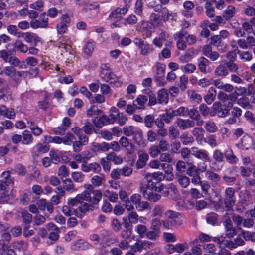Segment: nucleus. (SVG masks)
I'll return each mask as SVG.
<instances>
[{"instance_id": "1", "label": "nucleus", "mask_w": 255, "mask_h": 255, "mask_svg": "<svg viewBox=\"0 0 255 255\" xmlns=\"http://www.w3.org/2000/svg\"><path fill=\"white\" fill-rule=\"evenodd\" d=\"M192 154L196 158L202 160L203 162L198 163L196 166L189 161H186L188 166L187 169V174L191 177L200 174V172H205L207 168L206 162L210 161V157L207 151L198 149L196 147L192 148Z\"/></svg>"}, {"instance_id": "2", "label": "nucleus", "mask_w": 255, "mask_h": 255, "mask_svg": "<svg viewBox=\"0 0 255 255\" xmlns=\"http://www.w3.org/2000/svg\"><path fill=\"white\" fill-rule=\"evenodd\" d=\"M81 200L88 201L92 204H97L101 200L102 194L100 190H85L78 194Z\"/></svg>"}, {"instance_id": "3", "label": "nucleus", "mask_w": 255, "mask_h": 255, "mask_svg": "<svg viewBox=\"0 0 255 255\" xmlns=\"http://www.w3.org/2000/svg\"><path fill=\"white\" fill-rule=\"evenodd\" d=\"M236 202V197L235 196V190L231 187L226 189L225 192V198L224 203L225 207L227 211H230Z\"/></svg>"}, {"instance_id": "4", "label": "nucleus", "mask_w": 255, "mask_h": 255, "mask_svg": "<svg viewBox=\"0 0 255 255\" xmlns=\"http://www.w3.org/2000/svg\"><path fill=\"white\" fill-rule=\"evenodd\" d=\"M100 77L105 82L114 84L117 87L121 86L122 84L120 78L112 72L100 73Z\"/></svg>"}, {"instance_id": "5", "label": "nucleus", "mask_w": 255, "mask_h": 255, "mask_svg": "<svg viewBox=\"0 0 255 255\" xmlns=\"http://www.w3.org/2000/svg\"><path fill=\"white\" fill-rule=\"evenodd\" d=\"M40 19L39 20H32L30 22V26L33 29L37 28H46L48 27V18L47 17L45 12L42 13L40 15Z\"/></svg>"}, {"instance_id": "6", "label": "nucleus", "mask_w": 255, "mask_h": 255, "mask_svg": "<svg viewBox=\"0 0 255 255\" xmlns=\"http://www.w3.org/2000/svg\"><path fill=\"white\" fill-rule=\"evenodd\" d=\"M140 191L145 198L151 202H157L160 199L161 197L159 194L151 192L144 186L140 187Z\"/></svg>"}, {"instance_id": "7", "label": "nucleus", "mask_w": 255, "mask_h": 255, "mask_svg": "<svg viewBox=\"0 0 255 255\" xmlns=\"http://www.w3.org/2000/svg\"><path fill=\"white\" fill-rule=\"evenodd\" d=\"M81 170L84 172H93L95 173H99L101 170L100 164L97 162H92L87 164V162L82 163L81 165Z\"/></svg>"}, {"instance_id": "8", "label": "nucleus", "mask_w": 255, "mask_h": 255, "mask_svg": "<svg viewBox=\"0 0 255 255\" xmlns=\"http://www.w3.org/2000/svg\"><path fill=\"white\" fill-rule=\"evenodd\" d=\"M187 115L189 117L191 120L195 121V125L197 126H201L203 125L204 121L202 120L200 114L197 109L195 108L188 109Z\"/></svg>"}, {"instance_id": "9", "label": "nucleus", "mask_w": 255, "mask_h": 255, "mask_svg": "<svg viewBox=\"0 0 255 255\" xmlns=\"http://www.w3.org/2000/svg\"><path fill=\"white\" fill-rule=\"evenodd\" d=\"M92 246L83 239H80L71 244V249L74 251H85L89 250Z\"/></svg>"}, {"instance_id": "10", "label": "nucleus", "mask_w": 255, "mask_h": 255, "mask_svg": "<svg viewBox=\"0 0 255 255\" xmlns=\"http://www.w3.org/2000/svg\"><path fill=\"white\" fill-rule=\"evenodd\" d=\"M121 147L126 149L128 154H132L135 151V146L129 142L128 139L123 136L119 139Z\"/></svg>"}, {"instance_id": "11", "label": "nucleus", "mask_w": 255, "mask_h": 255, "mask_svg": "<svg viewBox=\"0 0 255 255\" xmlns=\"http://www.w3.org/2000/svg\"><path fill=\"white\" fill-rule=\"evenodd\" d=\"M203 53L212 61L217 60L220 57V54L216 51H213L211 46L206 45L203 47Z\"/></svg>"}, {"instance_id": "12", "label": "nucleus", "mask_w": 255, "mask_h": 255, "mask_svg": "<svg viewBox=\"0 0 255 255\" xmlns=\"http://www.w3.org/2000/svg\"><path fill=\"white\" fill-rule=\"evenodd\" d=\"M176 123L177 124V126L181 130H185L186 129L193 128L195 125V121L189 119H183L181 118H178L176 120Z\"/></svg>"}, {"instance_id": "13", "label": "nucleus", "mask_w": 255, "mask_h": 255, "mask_svg": "<svg viewBox=\"0 0 255 255\" xmlns=\"http://www.w3.org/2000/svg\"><path fill=\"white\" fill-rule=\"evenodd\" d=\"M226 231V235L228 237H233L236 233L235 228L233 227L232 222L229 218H226L223 222Z\"/></svg>"}, {"instance_id": "14", "label": "nucleus", "mask_w": 255, "mask_h": 255, "mask_svg": "<svg viewBox=\"0 0 255 255\" xmlns=\"http://www.w3.org/2000/svg\"><path fill=\"white\" fill-rule=\"evenodd\" d=\"M105 182L106 178L103 174L95 175L91 179V183L94 187L102 186L105 184Z\"/></svg>"}, {"instance_id": "15", "label": "nucleus", "mask_w": 255, "mask_h": 255, "mask_svg": "<svg viewBox=\"0 0 255 255\" xmlns=\"http://www.w3.org/2000/svg\"><path fill=\"white\" fill-rule=\"evenodd\" d=\"M107 160L113 162L116 165L121 164L123 162V158L120 155H118L115 152H111L106 155Z\"/></svg>"}, {"instance_id": "16", "label": "nucleus", "mask_w": 255, "mask_h": 255, "mask_svg": "<svg viewBox=\"0 0 255 255\" xmlns=\"http://www.w3.org/2000/svg\"><path fill=\"white\" fill-rule=\"evenodd\" d=\"M128 9H127L126 7H123V8H117L114 11H113L110 14L109 18H116L121 19L122 18V15H125L128 11Z\"/></svg>"}, {"instance_id": "17", "label": "nucleus", "mask_w": 255, "mask_h": 255, "mask_svg": "<svg viewBox=\"0 0 255 255\" xmlns=\"http://www.w3.org/2000/svg\"><path fill=\"white\" fill-rule=\"evenodd\" d=\"M210 64V61L204 57H201L198 59V68L201 72L206 73L207 67Z\"/></svg>"}, {"instance_id": "18", "label": "nucleus", "mask_w": 255, "mask_h": 255, "mask_svg": "<svg viewBox=\"0 0 255 255\" xmlns=\"http://www.w3.org/2000/svg\"><path fill=\"white\" fill-rule=\"evenodd\" d=\"M158 100L161 104H166L168 102L169 96L167 89L163 88L158 91Z\"/></svg>"}, {"instance_id": "19", "label": "nucleus", "mask_w": 255, "mask_h": 255, "mask_svg": "<svg viewBox=\"0 0 255 255\" xmlns=\"http://www.w3.org/2000/svg\"><path fill=\"white\" fill-rule=\"evenodd\" d=\"M176 180L182 188H187L190 183V178L185 175L176 173Z\"/></svg>"}, {"instance_id": "20", "label": "nucleus", "mask_w": 255, "mask_h": 255, "mask_svg": "<svg viewBox=\"0 0 255 255\" xmlns=\"http://www.w3.org/2000/svg\"><path fill=\"white\" fill-rule=\"evenodd\" d=\"M192 133L193 136L196 138L198 142H201L204 138L205 130L202 128L197 127L194 128L192 131Z\"/></svg>"}, {"instance_id": "21", "label": "nucleus", "mask_w": 255, "mask_h": 255, "mask_svg": "<svg viewBox=\"0 0 255 255\" xmlns=\"http://www.w3.org/2000/svg\"><path fill=\"white\" fill-rule=\"evenodd\" d=\"M10 63L12 67H18L20 69L26 68V65L24 61H20L18 58L14 56H10L9 59L7 62Z\"/></svg>"}, {"instance_id": "22", "label": "nucleus", "mask_w": 255, "mask_h": 255, "mask_svg": "<svg viewBox=\"0 0 255 255\" xmlns=\"http://www.w3.org/2000/svg\"><path fill=\"white\" fill-rule=\"evenodd\" d=\"M0 114L10 119L13 118L15 116V113L13 109H7L4 105L0 106Z\"/></svg>"}, {"instance_id": "23", "label": "nucleus", "mask_w": 255, "mask_h": 255, "mask_svg": "<svg viewBox=\"0 0 255 255\" xmlns=\"http://www.w3.org/2000/svg\"><path fill=\"white\" fill-rule=\"evenodd\" d=\"M167 37L168 35L165 32H161L158 37L153 40V43L157 47L160 48L163 46V42L167 40Z\"/></svg>"}, {"instance_id": "24", "label": "nucleus", "mask_w": 255, "mask_h": 255, "mask_svg": "<svg viewBox=\"0 0 255 255\" xmlns=\"http://www.w3.org/2000/svg\"><path fill=\"white\" fill-rule=\"evenodd\" d=\"M252 213L247 214V212L245 213L246 218L243 219L242 225L244 227L246 228H251L253 227L254 224V220L255 219Z\"/></svg>"}, {"instance_id": "25", "label": "nucleus", "mask_w": 255, "mask_h": 255, "mask_svg": "<svg viewBox=\"0 0 255 255\" xmlns=\"http://www.w3.org/2000/svg\"><path fill=\"white\" fill-rule=\"evenodd\" d=\"M149 158V156L147 153L143 152L139 155L138 159L137 160L136 166L137 168L140 169L143 168Z\"/></svg>"}, {"instance_id": "26", "label": "nucleus", "mask_w": 255, "mask_h": 255, "mask_svg": "<svg viewBox=\"0 0 255 255\" xmlns=\"http://www.w3.org/2000/svg\"><path fill=\"white\" fill-rule=\"evenodd\" d=\"M216 95V91L214 87L209 89L208 93L205 95L204 98L208 104H211L215 100Z\"/></svg>"}, {"instance_id": "27", "label": "nucleus", "mask_w": 255, "mask_h": 255, "mask_svg": "<svg viewBox=\"0 0 255 255\" xmlns=\"http://www.w3.org/2000/svg\"><path fill=\"white\" fill-rule=\"evenodd\" d=\"M225 156L226 160L231 164H235L238 161V159L234 154L232 150L230 148L225 151Z\"/></svg>"}, {"instance_id": "28", "label": "nucleus", "mask_w": 255, "mask_h": 255, "mask_svg": "<svg viewBox=\"0 0 255 255\" xmlns=\"http://www.w3.org/2000/svg\"><path fill=\"white\" fill-rule=\"evenodd\" d=\"M215 0H210L209 1H207L205 4V13L209 18L214 17L215 15L214 7L212 6L211 4Z\"/></svg>"}, {"instance_id": "29", "label": "nucleus", "mask_w": 255, "mask_h": 255, "mask_svg": "<svg viewBox=\"0 0 255 255\" xmlns=\"http://www.w3.org/2000/svg\"><path fill=\"white\" fill-rule=\"evenodd\" d=\"M228 70L227 67L223 64L218 66L214 71L215 74L218 77H224L228 74Z\"/></svg>"}, {"instance_id": "30", "label": "nucleus", "mask_w": 255, "mask_h": 255, "mask_svg": "<svg viewBox=\"0 0 255 255\" xmlns=\"http://www.w3.org/2000/svg\"><path fill=\"white\" fill-rule=\"evenodd\" d=\"M81 199L78 194L74 198L70 199L68 200L67 204L71 207L74 211L78 210V207L81 202Z\"/></svg>"}, {"instance_id": "31", "label": "nucleus", "mask_w": 255, "mask_h": 255, "mask_svg": "<svg viewBox=\"0 0 255 255\" xmlns=\"http://www.w3.org/2000/svg\"><path fill=\"white\" fill-rule=\"evenodd\" d=\"M21 37L23 38L24 40L27 43H31L33 40H36L38 38L35 34L29 32L25 33L21 32L20 35H19V38Z\"/></svg>"}, {"instance_id": "32", "label": "nucleus", "mask_w": 255, "mask_h": 255, "mask_svg": "<svg viewBox=\"0 0 255 255\" xmlns=\"http://www.w3.org/2000/svg\"><path fill=\"white\" fill-rule=\"evenodd\" d=\"M204 128L207 132L210 133H215L218 130L217 126L212 121H208L206 122L204 125Z\"/></svg>"}, {"instance_id": "33", "label": "nucleus", "mask_w": 255, "mask_h": 255, "mask_svg": "<svg viewBox=\"0 0 255 255\" xmlns=\"http://www.w3.org/2000/svg\"><path fill=\"white\" fill-rule=\"evenodd\" d=\"M24 73V71L16 70L11 77L13 86H16L22 80V77Z\"/></svg>"}, {"instance_id": "34", "label": "nucleus", "mask_w": 255, "mask_h": 255, "mask_svg": "<svg viewBox=\"0 0 255 255\" xmlns=\"http://www.w3.org/2000/svg\"><path fill=\"white\" fill-rule=\"evenodd\" d=\"M63 186L64 189L68 192H74L77 190L74 186L73 181L69 178L66 179L63 181Z\"/></svg>"}, {"instance_id": "35", "label": "nucleus", "mask_w": 255, "mask_h": 255, "mask_svg": "<svg viewBox=\"0 0 255 255\" xmlns=\"http://www.w3.org/2000/svg\"><path fill=\"white\" fill-rule=\"evenodd\" d=\"M104 196L107 198L111 202H116L118 199V194L115 192L106 190L104 193Z\"/></svg>"}, {"instance_id": "36", "label": "nucleus", "mask_w": 255, "mask_h": 255, "mask_svg": "<svg viewBox=\"0 0 255 255\" xmlns=\"http://www.w3.org/2000/svg\"><path fill=\"white\" fill-rule=\"evenodd\" d=\"M205 173L206 178L212 182H216L220 180L221 177L217 173L211 170H206Z\"/></svg>"}, {"instance_id": "37", "label": "nucleus", "mask_w": 255, "mask_h": 255, "mask_svg": "<svg viewBox=\"0 0 255 255\" xmlns=\"http://www.w3.org/2000/svg\"><path fill=\"white\" fill-rule=\"evenodd\" d=\"M148 101V96L145 95H139L135 100V102L138 105V109H144L145 108V104Z\"/></svg>"}, {"instance_id": "38", "label": "nucleus", "mask_w": 255, "mask_h": 255, "mask_svg": "<svg viewBox=\"0 0 255 255\" xmlns=\"http://www.w3.org/2000/svg\"><path fill=\"white\" fill-rule=\"evenodd\" d=\"M180 69L185 73L191 74L195 71L196 66L194 64L187 63L184 65H182Z\"/></svg>"}, {"instance_id": "39", "label": "nucleus", "mask_w": 255, "mask_h": 255, "mask_svg": "<svg viewBox=\"0 0 255 255\" xmlns=\"http://www.w3.org/2000/svg\"><path fill=\"white\" fill-rule=\"evenodd\" d=\"M6 29L9 34L15 36L19 38V35H20L21 31L19 30L17 26L13 24L8 25L7 26Z\"/></svg>"}, {"instance_id": "40", "label": "nucleus", "mask_w": 255, "mask_h": 255, "mask_svg": "<svg viewBox=\"0 0 255 255\" xmlns=\"http://www.w3.org/2000/svg\"><path fill=\"white\" fill-rule=\"evenodd\" d=\"M180 139L182 144L184 145H187L193 143L194 141V137L189 135L187 133L182 134L180 137Z\"/></svg>"}, {"instance_id": "41", "label": "nucleus", "mask_w": 255, "mask_h": 255, "mask_svg": "<svg viewBox=\"0 0 255 255\" xmlns=\"http://www.w3.org/2000/svg\"><path fill=\"white\" fill-rule=\"evenodd\" d=\"M77 3L79 5H85V9H89L92 10L94 9L96 13H97L98 11V5H92L91 4H89L88 0H76Z\"/></svg>"}, {"instance_id": "42", "label": "nucleus", "mask_w": 255, "mask_h": 255, "mask_svg": "<svg viewBox=\"0 0 255 255\" xmlns=\"http://www.w3.org/2000/svg\"><path fill=\"white\" fill-rule=\"evenodd\" d=\"M22 143L24 145H28L32 143L33 137L29 131L25 130L22 135Z\"/></svg>"}, {"instance_id": "43", "label": "nucleus", "mask_w": 255, "mask_h": 255, "mask_svg": "<svg viewBox=\"0 0 255 255\" xmlns=\"http://www.w3.org/2000/svg\"><path fill=\"white\" fill-rule=\"evenodd\" d=\"M237 53L239 54L240 59L244 62L250 61L253 59L252 53L248 51L241 52L240 50H238Z\"/></svg>"}, {"instance_id": "44", "label": "nucleus", "mask_w": 255, "mask_h": 255, "mask_svg": "<svg viewBox=\"0 0 255 255\" xmlns=\"http://www.w3.org/2000/svg\"><path fill=\"white\" fill-rule=\"evenodd\" d=\"M14 46L16 49L21 52L26 53L28 50V47L20 40H15Z\"/></svg>"}, {"instance_id": "45", "label": "nucleus", "mask_w": 255, "mask_h": 255, "mask_svg": "<svg viewBox=\"0 0 255 255\" xmlns=\"http://www.w3.org/2000/svg\"><path fill=\"white\" fill-rule=\"evenodd\" d=\"M235 13V8L232 6H229L225 11L223 17L226 20H229L232 18Z\"/></svg>"}, {"instance_id": "46", "label": "nucleus", "mask_w": 255, "mask_h": 255, "mask_svg": "<svg viewBox=\"0 0 255 255\" xmlns=\"http://www.w3.org/2000/svg\"><path fill=\"white\" fill-rule=\"evenodd\" d=\"M152 243L149 241H144L143 242L142 241H138L135 245L134 248L137 250H141L142 249H146L149 247V246L152 245Z\"/></svg>"}, {"instance_id": "47", "label": "nucleus", "mask_w": 255, "mask_h": 255, "mask_svg": "<svg viewBox=\"0 0 255 255\" xmlns=\"http://www.w3.org/2000/svg\"><path fill=\"white\" fill-rule=\"evenodd\" d=\"M82 130L85 133L87 134H91L94 131V127L93 125L88 121L84 123V126L82 127Z\"/></svg>"}, {"instance_id": "48", "label": "nucleus", "mask_w": 255, "mask_h": 255, "mask_svg": "<svg viewBox=\"0 0 255 255\" xmlns=\"http://www.w3.org/2000/svg\"><path fill=\"white\" fill-rule=\"evenodd\" d=\"M62 138V142L66 145H70L73 141L76 140L75 136L70 132H68L66 135Z\"/></svg>"}, {"instance_id": "49", "label": "nucleus", "mask_w": 255, "mask_h": 255, "mask_svg": "<svg viewBox=\"0 0 255 255\" xmlns=\"http://www.w3.org/2000/svg\"><path fill=\"white\" fill-rule=\"evenodd\" d=\"M21 215L23 223L25 224L24 226L29 225L30 223L32 221V215L27 211H24L21 212Z\"/></svg>"}, {"instance_id": "50", "label": "nucleus", "mask_w": 255, "mask_h": 255, "mask_svg": "<svg viewBox=\"0 0 255 255\" xmlns=\"http://www.w3.org/2000/svg\"><path fill=\"white\" fill-rule=\"evenodd\" d=\"M94 48V43L93 42H88L84 47V53L88 56H90L93 52Z\"/></svg>"}, {"instance_id": "51", "label": "nucleus", "mask_w": 255, "mask_h": 255, "mask_svg": "<svg viewBox=\"0 0 255 255\" xmlns=\"http://www.w3.org/2000/svg\"><path fill=\"white\" fill-rule=\"evenodd\" d=\"M242 235L245 240L255 242V232L243 231Z\"/></svg>"}, {"instance_id": "52", "label": "nucleus", "mask_w": 255, "mask_h": 255, "mask_svg": "<svg viewBox=\"0 0 255 255\" xmlns=\"http://www.w3.org/2000/svg\"><path fill=\"white\" fill-rule=\"evenodd\" d=\"M74 159L77 162H82L85 163L90 158L86 156V154L84 152H82L81 154H76L73 155Z\"/></svg>"}, {"instance_id": "53", "label": "nucleus", "mask_w": 255, "mask_h": 255, "mask_svg": "<svg viewBox=\"0 0 255 255\" xmlns=\"http://www.w3.org/2000/svg\"><path fill=\"white\" fill-rule=\"evenodd\" d=\"M169 134L171 139H175L179 137L180 132L177 128L171 126L169 128Z\"/></svg>"}, {"instance_id": "54", "label": "nucleus", "mask_w": 255, "mask_h": 255, "mask_svg": "<svg viewBox=\"0 0 255 255\" xmlns=\"http://www.w3.org/2000/svg\"><path fill=\"white\" fill-rule=\"evenodd\" d=\"M188 82V78L187 76L183 75L180 77L179 87L182 91H184L187 88Z\"/></svg>"}, {"instance_id": "55", "label": "nucleus", "mask_w": 255, "mask_h": 255, "mask_svg": "<svg viewBox=\"0 0 255 255\" xmlns=\"http://www.w3.org/2000/svg\"><path fill=\"white\" fill-rule=\"evenodd\" d=\"M213 157L217 162H222L224 161V154L219 150H215L213 153Z\"/></svg>"}, {"instance_id": "56", "label": "nucleus", "mask_w": 255, "mask_h": 255, "mask_svg": "<svg viewBox=\"0 0 255 255\" xmlns=\"http://www.w3.org/2000/svg\"><path fill=\"white\" fill-rule=\"evenodd\" d=\"M157 146L159 147L160 151L162 152L167 151L170 147L169 142L164 139L160 140Z\"/></svg>"}, {"instance_id": "57", "label": "nucleus", "mask_w": 255, "mask_h": 255, "mask_svg": "<svg viewBox=\"0 0 255 255\" xmlns=\"http://www.w3.org/2000/svg\"><path fill=\"white\" fill-rule=\"evenodd\" d=\"M140 49V53L143 55H147L148 54L151 53L153 48L152 46L149 44H144Z\"/></svg>"}, {"instance_id": "58", "label": "nucleus", "mask_w": 255, "mask_h": 255, "mask_svg": "<svg viewBox=\"0 0 255 255\" xmlns=\"http://www.w3.org/2000/svg\"><path fill=\"white\" fill-rule=\"evenodd\" d=\"M71 177L75 182L80 183L83 181L84 175L81 172H74L72 173Z\"/></svg>"}, {"instance_id": "59", "label": "nucleus", "mask_w": 255, "mask_h": 255, "mask_svg": "<svg viewBox=\"0 0 255 255\" xmlns=\"http://www.w3.org/2000/svg\"><path fill=\"white\" fill-rule=\"evenodd\" d=\"M154 117L152 115H147L144 119V124L148 128H151L154 122Z\"/></svg>"}, {"instance_id": "60", "label": "nucleus", "mask_w": 255, "mask_h": 255, "mask_svg": "<svg viewBox=\"0 0 255 255\" xmlns=\"http://www.w3.org/2000/svg\"><path fill=\"white\" fill-rule=\"evenodd\" d=\"M109 119L112 124L116 122V118L118 114V109L115 107H112L109 111Z\"/></svg>"}, {"instance_id": "61", "label": "nucleus", "mask_w": 255, "mask_h": 255, "mask_svg": "<svg viewBox=\"0 0 255 255\" xmlns=\"http://www.w3.org/2000/svg\"><path fill=\"white\" fill-rule=\"evenodd\" d=\"M188 108L184 107H180L176 110L173 111V115L180 116H186L187 114Z\"/></svg>"}, {"instance_id": "62", "label": "nucleus", "mask_w": 255, "mask_h": 255, "mask_svg": "<svg viewBox=\"0 0 255 255\" xmlns=\"http://www.w3.org/2000/svg\"><path fill=\"white\" fill-rule=\"evenodd\" d=\"M160 152L161 151L157 145L152 146L148 150L149 154L153 158L156 157L159 154H160Z\"/></svg>"}, {"instance_id": "63", "label": "nucleus", "mask_w": 255, "mask_h": 255, "mask_svg": "<svg viewBox=\"0 0 255 255\" xmlns=\"http://www.w3.org/2000/svg\"><path fill=\"white\" fill-rule=\"evenodd\" d=\"M149 204L148 202L141 200L135 206L136 209L139 211H143L149 208Z\"/></svg>"}, {"instance_id": "64", "label": "nucleus", "mask_w": 255, "mask_h": 255, "mask_svg": "<svg viewBox=\"0 0 255 255\" xmlns=\"http://www.w3.org/2000/svg\"><path fill=\"white\" fill-rule=\"evenodd\" d=\"M204 142L209 145L211 147L214 148L217 146V143L215 136L211 135L204 139Z\"/></svg>"}]
</instances>
